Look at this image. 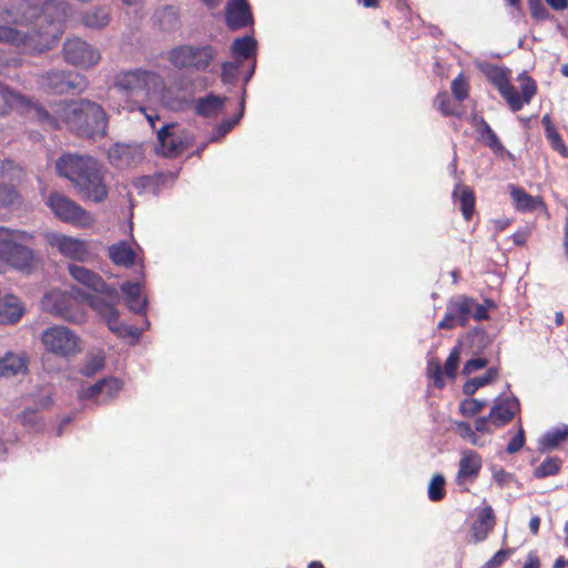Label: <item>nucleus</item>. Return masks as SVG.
I'll return each mask as SVG.
<instances>
[{"label":"nucleus","instance_id":"39448f33","mask_svg":"<svg viewBox=\"0 0 568 568\" xmlns=\"http://www.w3.org/2000/svg\"><path fill=\"white\" fill-rule=\"evenodd\" d=\"M40 87L52 94H80L89 88L85 75L69 70H50L39 75Z\"/></svg>","mask_w":568,"mask_h":568},{"label":"nucleus","instance_id":"de8ad7c7","mask_svg":"<svg viewBox=\"0 0 568 568\" xmlns=\"http://www.w3.org/2000/svg\"><path fill=\"white\" fill-rule=\"evenodd\" d=\"M18 419L24 427L38 430L42 427V422L34 409L26 408L18 415Z\"/></svg>","mask_w":568,"mask_h":568},{"label":"nucleus","instance_id":"a19ab883","mask_svg":"<svg viewBox=\"0 0 568 568\" xmlns=\"http://www.w3.org/2000/svg\"><path fill=\"white\" fill-rule=\"evenodd\" d=\"M244 112V102L241 103V110L240 112L232 119L223 120L213 131L212 136L210 141H217L225 136L235 124L239 123L240 119L243 116Z\"/></svg>","mask_w":568,"mask_h":568},{"label":"nucleus","instance_id":"052dcab7","mask_svg":"<svg viewBox=\"0 0 568 568\" xmlns=\"http://www.w3.org/2000/svg\"><path fill=\"white\" fill-rule=\"evenodd\" d=\"M34 114L43 123H48L51 128H58L57 120L42 105H34Z\"/></svg>","mask_w":568,"mask_h":568},{"label":"nucleus","instance_id":"4c0bfd02","mask_svg":"<svg viewBox=\"0 0 568 568\" xmlns=\"http://www.w3.org/2000/svg\"><path fill=\"white\" fill-rule=\"evenodd\" d=\"M256 48V41L252 37L237 38L232 44V52L237 59H248Z\"/></svg>","mask_w":568,"mask_h":568},{"label":"nucleus","instance_id":"20e7f679","mask_svg":"<svg viewBox=\"0 0 568 568\" xmlns=\"http://www.w3.org/2000/svg\"><path fill=\"white\" fill-rule=\"evenodd\" d=\"M114 85L126 94L145 93L149 95L164 88L163 78L151 70L133 69L120 72L114 78Z\"/></svg>","mask_w":568,"mask_h":568},{"label":"nucleus","instance_id":"7ed1b4c3","mask_svg":"<svg viewBox=\"0 0 568 568\" xmlns=\"http://www.w3.org/2000/svg\"><path fill=\"white\" fill-rule=\"evenodd\" d=\"M60 116L80 138L97 139L108 134L109 115L101 104L89 100H70L61 104Z\"/></svg>","mask_w":568,"mask_h":568},{"label":"nucleus","instance_id":"0e129e2a","mask_svg":"<svg viewBox=\"0 0 568 568\" xmlns=\"http://www.w3.org/2000/svg\"><path fill=\"white\" fill-rule=\"evenodd\" d=\"M456 321V314L450 310V312L445 315L444 320L438 323L437 327L439 329H450L455 326Z\"/></svg>","mask_w":568,"mask_h":568},{"label":"nucleus","instance_id":"bf43d9fd","mask_svg":"<svg viewBox=\"0 0 568 568\" xmlns=\"http://www.w3.org/2000/svg\"><path fill=\"white\" fill-rule=\"evenodd\" d=\"M528 6L534 18L544 20L548 17V11L541 0H528Z\"/></svg>","mask_w":568,"mask_h":568},{"label":"nucleus","instance_id":"e2e57ef3","mask_svg":"<svg viewBox=\"0 0 568 568\" xmlns=\"http://www.w3.org/2000/svg\"><path fill=\"white\" fill-rule=\"evenodd\" d=\"M457 426H458V429L460 430V435L463 437H469L474 445L477 444V436L468 423L462 422V423H458Z\"/></svg>","mask_w":568,"mask_h":568},{"label":"nucleus","instance_id":"412c9836","mask_svg":"<svg viewBox=\"0 0 568 568\" xmlns=\"http://www.w3.org/2000/svg\"><path fill=\"white\" fill-rule=\"evenodd\" d=\"M495 526V515L490 506L481 509L477 520L473 524L471 530L475 541H483Z\"/></svg>","mask_w":568,"mask_h":568},{"label":"nucleus","instance_id":"393cba45","mask_svg":"<svg viewBox=\"0 0 568 568\" xmlns=\"http://www.w3.org/2000/svg\"><path fill=\"white\" fill-rule=\"evenodd\" d=\"M224 98L215 94H209L195 101L196 114L205 118L215 116L224 109Z\"/></svg>","mask_w":568,"mask_h":568},{"label":"nucleus","instance_id":"dca6fc26","mask_svg":"<svg viewBox=\"0 0 568 568\" xmlns=\"http://www.w3.org/2000/svg\"><path fill=\"white\" fill-rule=\"evenodd\" d=\"M47 243L55 247L67 258L84 262L90 258L88 243L83 240L61 233H47Z\"/></svg>","mask_w":568,"mask_h":568},{"label":"nucleus","instance_id":"0eeeda50","mask_svg":"<svg viewBox=\"0 0 568 568\" xmlns=\"http://www.w3.org/2000/svg\"><path fill=\"white\" fill-rule=\"evenodd\" d=\"M41 342L48 352L62 357H71L82 351L81 338L62 325L44 329L41 334Z\"/></svg>","mask_w":568,"mask_h":568},{"label":"nucleus","instance_id":"f8f14e48","mask_svg":"<svg viewBox=\"0 0 568 568\" xmlns=\"http://www.w3.org/2000/svg\"><path fill=\"white\" fill-rule=\"evenodd\" d=\"M158 152L165 158H176L192 145L194 138L176 123H170L158 131Z\"/></svg>","mask_w":568,"mask_h":568},{"label":"nucleus","instance_id":"bb28decb","mask_svg":"<svg viewBox=\"0 0 568 568\" xmlns=\"http://www.w3.org/2000/svg\"><path fill=\"white\" fill-rule=\"evenodd\" d=\"M510 193L518 210L535 211L537 207H545V203L540 196H531L521 187L511 185Z\"/></svg>","mask_w":568,"mask_h":568},{"label":"nucleus","instance_id":"aec40b11","mask_svg":"<svg viewBox=\"0 0 568 568\" xmlns=\"http://www.w3.org/2000/svg\"><path fill=\"white\" fill-rule=\"evenodd\" d=\"M111 20V9L108 6L94 7L82 13L81 21L87 28L103 29Z\"/></svg>","mask_w":568,"mask_h":568},{"label":"nucleus","instance_id":"423d86ee","mask_svg":"<svg viewBox=\"0 0 568 568\" xmlns=\"http://www.w3.org/2000/svg\"><path fill=\"white\" fill-rule=\"evenodd\" d=\"M78 300H81L78 294L53 291L45 295L43 306L52 315L69 323L82 324L85 322V313Z\"/></svg>","mask_w":568,"mask_h":568},{"label":"nucleus","instance_id":"a878e982","mask_svg":"<svg viewBox=\"0 0 568 568\" xmlns=\"http://www.w3.org/2000/svg\"><path fill=\"white\" fill-rule=\"evenodd\" d=\"M109 257L116 265L130 267L135 262V252L126 242L121 241L109 247Z\"/></svg>","mask_w":568,"mask_h":568},{"label":"nucleus","instance_id":"b1692460","mask_svg":"<svg viewBox=\"0 0 568 568\" xmlns=\"http://www.w3.org/2000/svg\"><path fill=\"white\" fill-rule=\"evenodd\" d=\"M23 308L13 295H8L0 301V324H13L20 320Z\"/></svg>","mask_w":568,"mask_h":568},{"label":"nucleus","instance_id":"774afa93","mask_svg":"<svg viewBox=\"0 0 568 568\" xmlns=\"http://www.w3.org/2000/svg\"><path fill=\"white\" fill-rule=\"evenodd\" d=\"M540 561L539 558L536 555H529L527 562L524 565L523 568H539Z\"/></svg>","mask_w":568,"mask_h":568},{"label":"nucleus","instance_id":"1a4fd4ad","mask_svg":"<svg viewBox=\"0 0 568 568\" xmlns=\"http://www.w3.org/2000/svg\"><path fill=\"white\" fill-rule=\"evenodd\" d=\"M45 203L54 215L63 222L78 226H88L93 222L89 212L59 192L50 193Z\"/></svg>","mask_w":568,"mask_h":568},{"label":"nucleus","instance_id":"9b49d317","mask_svg":"<svg viewBox=\"0 0 568 568\" xmlns=\"http://www.w3.org/2000/svg\"><path fill=\"white\" fill-rule=\"evenodd\" d=\"M20 239L9 236L0 240V261L21 272L30 274L33 270L34 252L19 243Z\"/></svg>","mask_w":568,"mask_h":568},{"label":"nucleus","instance_id":"69168bd1","mask_svg":"<svg viewBox=\"0 0 568 568\" xmlns=\"http://www.w3.org/2000/svg\"><path fill=\"white\" fill-rule=\"evenodd\" d=\"M471 315H473V317L476 321H484V320H488L489 318V315H488L486 306L481 305V304H478L477 302H476V305L473 308Z\"/></svg>","mask_w":568,"mask_h":568},{"label":"nucleus","instance_id":"4468645a","mask_svg":"<svg viewBox=\"0 0 568 568\" xmlns=\"http://www.w3.org/2000/svg\"><path fill=\"white\" fill-rule=\"evenodd\" d=\"M74 186L83 199L95 203L103 202L108 196V186L104 182V175L99 162L92 170L84 173Z\"/></svg>","mask_w":568,"mask_h":568},{"label":"nucleus","instance_id":"9d476101","mask_svg":"<svg viewBox=\"0 0 568 568\" xmlns=\"http://www.w3.org/2000/svg\"><path fill=\"white\" fill-rule=\"evenodd\" d=\"M475 65L498 89L513 111L523 108L520 95L510 84L507 70L485 61H475Z\"/></svg>","mask_w":568,"mask_h":568},{"label":"nucleus","instance_id":"3c124183","mask_svg":"<svg viewBox=\"0 0 568 568\" xmlns=\"http://www.w3.org/2000/svg\"><path fill=\"white\" fill-rule=\"evenodd\" d=\"M436 103L438 109L445 115H456V104L453 102L452 98L447 92H442L436 97Z\"/></svg>","mask_w":568,"mask_h":568},{"label":"nucleus","instance_id":"864d4df0","mask_svg":"<svg viewBox=\"0 0 568 568\" xmlns=\"http://www.w3.org/2000/svg\"><path fill=\"white\" fill-rule=\"evenodd\" d=\"M452 91L456 100L464 101L468 97V85L463 75L452 82Z\"/></svg>","mask_w":568,"mask_h":568},{"label":"nucleus","instance_id":"a18cd8bd","mask_svg":"<svg viewBox=\"0 0 568 568\" xmlns=\"http://www.w3.org/2000/svg\"><path fill=\"white\" fill-rule=\"evenodd\" d=\"M487 403L475 398H467L460 403L459 410L466 417H473L480 413Z\"/></svg>","mask_w":568,"mask_h":568},{"label":"nucleus","instance_id":"cd10ccee","mask_svg":"<svg viewBox=\"0 0 568 568\" xmlns=\"http://www.w3.org/2000/svg\"><path fill=\"white\" fill-rule=\"evenodd\" d=\"M154 18L160 29L165 32H171L179 28L180 17L174 7L168 6L158 10Z\"/></svg>","mask_w":568,"mask_h":568},{"label":"nucleus","instance_id":"13d9d810","mask_svg":"<svg viewBox=\"0 0 568 568\" xmlns=\"http://www.w3.org/2000/svg\"><path fill=\"white\" fill-rule=\"evenodd\" d=\"M525 444V432L523 427H519L517 435L507 445L506 452L508 454H515L519 452Z\"/></svg>","mask_w":568,"mask_h":568},{"label":"nucleus","instance_id":"f03ea898","mask_svg":"<svg viewBox=\"0 0 568 568\" xmlns=\"http://www.w3.org/2000/svg\"><path fill=\"white\" fill-rule=\"evenodd\" d=\"M71 276L79 283L100 293L101 295L88 294L79 288L72 292L78 294L82 301L88 304L106 322L108 327L120 336L129 334V327L119 321L116 304L120 302V295L116 288L105 284L103 278L93 271L77 264L69 265Z\"/></svg>","mask_w":568,"mask_h":568},{"label":"nucleus","instance_id":"72a5a7b5","mask_svg":"<svg viewBox=\"0 0 568 568\" xmlns=\"http://www.w3.org/2000/svg\"><path fill=\"white\" fill-rule=\"evenodd\" d=\"M498 377V371L495 367H490L484 376H477L468 379L463 386V393L467 396H471L476 393V390L480 387H484L493 382H495Z\"/></svg>","mask_w":568,"mask_h":568},{"label":"nucleus","instance_id":"ea45409f","mask_svg":"<svg viewBox=\"0 0 568 568\" xmlns=\"http://www.w3.org/2000/svg\"><path fill=\"white\" fill-rule=\"evenodd\" d=\"M475 305L476 301L473 297L463 295L449 303V310L456 314V318L459 316H470Z\"/></svg>","mask_w":568,"mask_h":568},{"label":"nucleus","instance_id":"4be33fe9","mask_svg":"<svg viewBox=\"0 0 568 568\" xmlns=\"http://www.w3.org/2000/svg\"><path fill=\"white\" fill-rule=\"evenodd\" d=\"M124 294L125 304L133 313L141 314L146 306V300L141 298V287L139 283L125 282L121 285Z\"/></svg>","mask_w":568,"mask_h":568},{"label":"nucleus","instance_id":"473e14b6","mask_svg":"<svg viewBox=\"0 0 568 568\" xmlns=\"http://www.w3.org/2000/svg\"><path fill=\"white\" fill-rule=\"evenodd\" d=\"M479 125L480 128L478 129V132L480 133V138L486 143V145L493 150L495 154L503 155L504 153H507L508 155H510V153L507 152L504 145L500 143L496 133L491 130L489 124L484 119L479 120Z\"/></svg>","mask_w":568,"mask_h":568},{"label":"nucleus","instance_id":"6e6552de","mask_svg":"<svg viewBox=\"0 0 568 568\" xmlns=\"http://www.w3.org/2000/svg\"><path fill=\"white\" fill-rule=\"evenodd\" d=\"M216 55L212 45H180L169 53L170 62L178 69H195L204 71Z\"/></svg>","mask_w":568,"mask_h":568},{"label":"nucleus","instance_id":"c03bdc74","mask_svg":"<svg viewBox=\"0 0 568 568\" xmlns=\"http://www.w3.org/2000/svg\"><path fill=\"white\" fill-rule=\"evenodd\" d=\"M104 365L105 359L103 356L93 355L88 358L85 364L81 367L80 373L87 377H91L103 369Z\"/></svg>","mask_w":568,"mask_h":568},{"label":"nucleus","instance_id":"c85d7f7f","mask_svg":"<svg viewBox=\"0 0 568 568\" xmlns=\"http://www.w3.org/2000/svg\"><path fill=\"white\" fill-rule=\"evenodd\" d=\"M23 203L22 195L12 184L0 183V210L20 207Z\"/></svg>","mask_w":568,"mask_h":568},{"label":"nucleus","instance_id":"58836bf2","mask_svg":"<svg viewBox=\"0 0 568 568\" xmlns=\"http://www.w3.org/2000/svg\"><path fill=\"white\" fill-rule=\"evenodd\" d=\"M542 124L546 126L547 138L551 142L554 149L558 151L562 156L568 155V149L566 148L565 143L562 142L559 133L551 124L549 115H545L542 118Z\"/></svg>","mask_w":568,"mask_h":568},{"label":"nucleus","instance_id":"8fccbe9b","mask_svg":"<svg viewBox=\"0 0 568 568\" xmlns=\"http://www.w3.org/2000/svg\"><path fill=\"white\" fill-rule=\"evenodd\" d=\"M427 376L434 381V385L436 388H443L445 386V381L443 378V368L439 361L433 359L428 363Z\"/></svg>","mask_w":568,"mask_h":568},{"label":"nucleus","instance_id":"603ef678","mask_svg":"<svg viewBox=\"0 0 568 568\" xmlns=\"http://www.w3.org/2000/svg\"><path fill=\"white\" fill-rule=\"evenodd\" d=\"M459 348L458 347H455L448 358L446 359V363H445V374L447 375V377L449 378H455L456 377V371H457V367H458V364H459Z\"/></svg>","mask_w":568,"mask_h":568},{"label":"nucleus","instance_id":"49530a36","mask_svg":"<svg viewBox=\"0 0 568 568\" xmlns=\"http://www.w3.org/2000/svg\"><path fill=\"white\" fill-rule=\"evenodd\" d=\"M0 176L8 178L11 181H20L23 176V172L13 161L4 160L0 163Z\"/></svg>","mask_w":568,"mask_h":568},{"label":"nucleus","instance_id":"f257e3e1","mask_svg":"<svg viewBox=\"0 0 568 568\" xmlns=\"http://www.w3.org/2000/svg\"><path fill=\"white\" fill-rule=\"evenodd\" d=\"M6 23L16 26H34L23 31L9 26H0V42H7L21 48L24 53H42L52 48L58 40V27L50 23L45 30H41L48 18L40 14V9L27 0H14L9 8L1 13Z\"/></svg>","mask_w":568,"mask_h":568},{"label":"nucleus","instance_id":"6ab92c4d","mask_svg":"<svg viewBox=\"0 0 568 568\" xmlns=\"http://www.w3.org/2000/svg\"><path fill=\"white\" fill-rule=\"evenodd\" d=\"M518 409L519 403L516 398H498L488 415L490 424L496 427L505 426L515 417Z\"/></svg>","mask_w":568,"mask_h":568},{"label":"nucleus","instance_id":"09e8293b","mask_svg":"<svg viewBox=\"0 0 568 568\" xmlns=\"http://www.w3.org/2000/svg\"><path fill=\"white\" fill-rule=\"evenodd\" d=\"M519 80L523 81L520 101L523 104L529 103L531 98L536 94V91H537L536 82L530 77H528L526 73H523L519 77Z\"/></svg>","mask_w":568,"mask_h":568},{"label":"nucleus","instance_id":"2eb2a0df","mask_svg":"<svg viewBox=\"0 0 568 568\" xmlns=\"http://www.w3.org/2000/svg\"><path fill=\"white\" fill-rule=\"evenodd\" d=\"M98 163L90 155H79L72 153L62 154L55 162V171L60 176L71 181L73 184Z\"/></svg>","mask_w":568,"mask_h":568},{"label":"nucleus","instance_id":"680f3d73","mask_svg":"<svg viewBox=\"0 0 568 568\" xmlns=\"http://www.w3.org/2000/svg\"><path fill=\"white\" fill-rule=\"evenodd\" d=\"M9 236H13L20 240H33V235L21 230H12L8 227L0 226V240L8 239Z\"/></svg>","mask_w":568,"mask_h":568},{"label":"nucleus","instance_id":"338daca9","mask_svg":"<svg viewBox=\"0 0 568 568\" xmlns=\"http://www.w3.org/2000/svg\"><path fill=\"white\" fill-rule=\"evenodd\" d=\"M489 423H490L489 416L477 418L475 420V430L479 432V433H491Z\"/></svg>","mask_w":568,"mask_h":568},{"label":"nucleus","instance_id":"37998d69","mask_svg":"<svg viewBox=\"0 0 568 568\" xmlns=\"http://www.w3.org/2000/svg\"><path fill=\"white\" fill-rule=\"evenodd\" d=\"M445 478L443 475H435L428 486V497L432 501H439L445 496Z\"/></svg>","mask_w":568,"mask_h":568},{"label":"nucleus","instance_id":"ddd939ff","mask_svg":"<svg viewBox=\"0 0 568 568\" xmlns=\"http://www.w3.org/2000/svg\"><path fill=\"white\" fill-rule=\"evenodd\" d=\"M62 54L67 63L82 69L92 68L101 60L100 51L80 38L68 39Z\"/></svg>","mask_w":568,"mask_h":568},{"label":"nucleus","instance_id":"6e6d98bb","mask_svg":"<svg viewBox=\"0 0 568 568\" xmlns=\"http://www.w3.org/2000/svg\"><path fill=\"white\" fill-rule=\"evenodd\" d=\"M513 552V548L500 549L481 568H498Z\"/></svg>","mask_w":568,"mask_h":568},{"label":"nucleus","instance_id":"c756f323","mask_svg":"<svg viewBox=\"0 0 568 568\" xmlns=\"http://www.w3.org/2000/svg\"><path fill=\"white\" fill-rule=\"evenodd\" d=\"M454 196L459 199L460 210L465 220L469 221L475 210V194L468 186L458 185L454 191Z\"/></svg>","mask_w":568,"mask_h":568},{"label":"nucleus","instance_id":"5701e85b","mask_svg":"<svg viewBox=\"0 0 568 568\" xmlns=\"http://www.w3.org/2000/svg\"><path fill=\"white\" fill-rule=\"evenodd\" d=\"M481 467V460L477 453L466 452L464 453L459 462V470L457 479L462 483L466 478H476Z\"/></svg>","mask_w":568,"mask_h":568},{"label":"nucleus","instance_id":"c9c22d12","mask_svg":"<svg viewBox=\"0 0 568 568\" xmlns=\"http://www.w3.org/2000/svg\"><path fill=\"white\" fill-rule=\"evenodd\" d=\"M465 343L474 354H477L490 344V338L484 328L476 327L468 332Z\"/></svg>","mask_w":568,"mask_h":568},{"label":"nucleus","instance_id":"7c9ffc66","mask_svg":"<svg viewBox=\"0 0 568 568\" xmlns=\"http://www.w3.org/2000/svg\"><path fill=\"white\" fill-rule=\"evenodd\" d=\"M105 386H110V396H114L121 389V383L114 377H104L83 390L84 398H93L104 393Z\"/></svg>","mask_w":568,"mask_h":568},{"label":"nucleus","instance_id":"5fc2aeb1","mask_svg":"<svg viewBox=\"0 0 568 568\" xmlns=\"http://www.w3.org/2000/svg\"><path fill=\"white\" fill-rule=\"evenodd\" d=\"M241 61L236 62H224L222 64V81L224 83H232L236 79V71L240 67Z\"/></svg>","mask_w":568,"mask_h":568},{"label":"nucleus","instance_id":"2f4dec72","mask_svg":"<svg viewBox=\"0 0 568 568\" xmlns=\"http://www.w3.org/2000/svg\"><path fill=\"white\" fill-rule=\"evenodd\" d=\"M26 368V361L12 353H9L6 357L0 358V377L14 376Z\"/></svg>","mask_w":568,"mask_h":568},{"label":"nucleus","instance_id":"79ce46f5","mask_svg":"<svg viewBox=\"0 0 568 568\" xmlns=\"http://www.w3.org/2000/svg\"><path fill=\"white\" fill-rule=\"evenodd\" d=\"M560 466L561 459L558 457H548L535 469V476L537 478L554 476L559 471Z\"/></svg>","mask_w":568,"mask_h":568},{"label":"nucleus","instance_id":"f704fd0d","mask_svg":"<svg viewBox=\"0 0 568 568\" xmlns=\"http://www.w3.org/2000/svg\"><path fill=\"white\" fill-rule=\"evenodd\" d=\"M567 438L568 426H565L562 429L558 428L552 432H548L539 439L538 450L544 453L546 450L555 449Z\"/></svg>","mask_w":568,"mask_h":568},{"label":"nucleus","instance_id":"a211bd4d","mask_svg":"<svg viewBox=\"0 0 568 568\" xmlns=\"http://www.w3.org/2000/svg\"><path fill=\"white\" fill-rule=\"evenodd\" d=\"M225 21L230 30H240L253 23L247 0H230L225 6Z\"/></svg>","mask_w":568,"mask_h":568},{"label":"nucleus","instance_id":"4d7b16f0","mask_svg":"<svg viewBox=\"0 0 568 568\" xmlns=\"http://www.w3.org/2000/svg\"><path fill=\"white\" fill-rule=\"evenodd\" d=\"M488 365V361L483 357L471 358L467 361L462 369L463 375H470L474 372L485 368Z\"/></svg>","mask_w":568,"mask_h":568},{"label":"nucleus","instance_id":"f3484780","mask_svg":"<svg viewBox=\"0 0 568 568\" xmlns=\"http://www.w3.org/2000/svg\"><path fill=\"white\" fill-rule=\"evenodd\" d=\"M108 156L113 166L123 170L138 164L143 159V151L139 144L115 143Z\"/></svg>","mask_w":568,"mask_h":568},{"label":"nucleus","instance_id":"e433bc0d","mask_svg":"<svg viewBox=\"0 0 568 568\" xmlns=\"http://www.w3.org/2000/svg\"><path fill=\"white\" fill-rule=\"evenodd\" d=\"M22 101V95L0 82V115H4L17 103Z\"/></svg>","mask_w":568,"mask_h":568}]
</instances>
